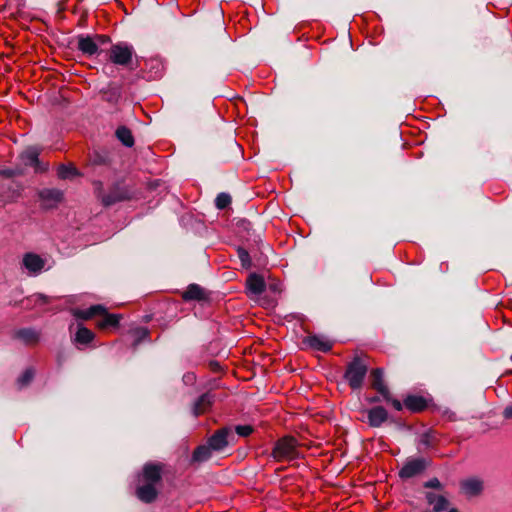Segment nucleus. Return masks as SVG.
<instances>
[{
    "label": "nucleus",
    "instance_id": "14",
    "mask_svg": "<svg viewBox=\"0 0 512 512\" xmlns=\"http://www.w3.org/2000/svg\"><path fill=\"white\" fill-rule=\"evenodd\" d=\"M403 404L412 413L425 411L429 406V400L422 395L409 394L403 399Z\"/></svg>",
    "mask_w": 512,
    "mask_h": 512
},
{
    "label": "nucleus",
    "instance_id": "29",
    "mask_svg": "<svg viewBox=\"0 0 512 512\" xmlns=\"http://www.w3.org/2000/svg\"><path fill=\"white\" fill-rule=\"evenodd\" d=\"M115 135L117 139L126 147H132L135 143L131 130L126 126H119Z\"/></svg>",
    "mask_w": 512,
    "mask_h": 512
},
{
    "label": "nucleus",
    "instance_id": "8",
    "mask_svg": "<svg viewBox=\"0 0 512 512\" xmlns=\"http://www.w3.org/2000/svg\"><path fill=\"white\" fill-rule=\"evenodd\" d=\"M41 207L49 210L54 209L64 200V193L58 188H43L37 191Z\"/></svg>",
    "mask_w": 512,
    "mask_h": 512
},
{
    "label": "nucleus",
    "instance_id": "11",
    "mask_svg": "<svg viewBox=\"0 0 512 512\" xmlns=\"http://www.w3.org/2000/svg\"><path fill=\"white\" fill-rule=\"evenodd\" d=\"M367 423L372 428H379L389 420L388 411L383 406H374L365 411Z\"/></svg>",
    "mask_w": 512,
    "mask_h": 512
},
{
    "label": "nucleus",
    "instance_id": "47",
    "mask_svg": "<svg viewBox=\"0 0 512 512\" xmlns=\"http://www.w3.org/2000/svg\"><path fill=\"white\" fill-rule=\"evenodd\" d=\"M446 512H459L458 508L452 506L450 508H448L447 510H445Z\"/></svg>",
    "mask_w": 512,
    "mask_h": 512
},
{
    "label": "nucleus",
    "instance_id": "7",
    "mask_svg": "<svg viewBox=\"0 0 512 512\" xmlns=\"http://www.w3.org/2000/svg\"><path fill=\"white\" fill-rule=\"evenodd\" d=\"M432 464V461L425 457L408 458L398 472L402 480H408L422 475Z\"/></svg>",
    "mask_w": 512,
    "mask_h": 512
},
{
    "label": "nucleus",
    "instance_id": "15",
    "mask_svg": "<svg viewBox=\"0 0 512 512\" xmlns=\"http://www.w3.org/2000/svg\"><path fill=\"white\" fill-rule=\"evenodd\" d=\"M371 388L375 389L383 399H389V389L384 383L383 368H375L370 373Z\"/></svg>",
    "mask_w": 512,
    "mask_h": 512
},
{
    "label": "nucleus",
    "instance_id": "3",
    "mask_svg": "<svg viewBox=\"0 0 512 512\" xmlns=\"http://www.w3.org/2000/svg\"><path fill=\"white\" fill-rule=\"evenodd\" d=\"M134 48L126 42H118L112 44L108 50V60L115 65L123 66L134 70L138 67V63L133 66Z\"/></svg>",
    "mask_w": 512,
    "mask_h": 512
},
{
    "label": "nucleus",
    "instance_id": "9",
    "mask_svg": "<svg viewBox=\"0 0 512 512\" xmlns=\"http://www.w3.org/2000/svg\"><path fill=\"white\" fill-rule=\"evenodd\" d=\"M123 85L121 83L110 81L103 86L99 93L103 101L116 105L122 98Z\"/></svg>",
    "mask_w": 512,
    "mask_h": 512
},
{
    "label": "nucleus",
    "instance_id": "37",
    "mask_svg": "<svg viewBox=\"0 0 512 512\" xmlns=\"http://www.w3.org/2000/svg\"><path fill=\"white\" fill-rule=\"evenodd\" d=\"M254 431L253 426L251 425H237L235 426V432L240 437H248Z\"/></svg>",
    "mask_w": 512,
    "mask_h": 512
},
{
    "label": "nucleus",
    "instance_id": "34",
    "mask_svg": "<svg viewBox=\"0 0 512 512\" xmlns=\"http://www.w3.org/2000/svg\"><path fill=\"white\" fill-rule=\"evenodd\" d=\"M237 254L241 261L242 267L245 269H249L252 266V261H251L249 251L243 247H238Z\"/></svg>",
    "mask_w": 512,
    "mask_h": 512
},
{
    "label": "nucleus",
    "instance_id": "16",
    "mask_svg": "<svg viewBox=\"0 0 512 512\" xmlns=\"http://www.w3.org/2000/svg\"><path fill=\"white\" fill-rule=\"evenodd\" d=\"M142 476L145 483L155 485L162 480V465L155 463H146L142 469Z\"/></svg>",
    "mask_w": 512,
    "mask_h": 512
},
{
    "label": "nucleus",
    "instance_id": "35",
    "mask_svg": "<svg viewBox=\"0 0 512 512\" xmlns=\"http://www.w3.org/2000/svg\"><path fill=\"white\" fill-rule=\"evenodd\" d=\"M424 489H433L439 492H443L445 490L444 484L437 478L433 477L422 484Z\"/></svg>",
    "mask_w": 512,
    "mask_h": 512
},
{
    "label": "nucleus",
    "instance_id": "18",
    "mask_svg": "<svg viewBox=\"0 0 512 512\" xmlns=\"http://www.w3.org/2000/svg\"><path fill=\"white\" fill-rule=\"evenodd\" d=\"M136 497L145 504H151L158 498L159 492L152 483H145L136 489Z\"/></svg>",
    "mask_w": 512,
    "mask_h": 512
},
{
    "label": "nucleus",
    "instance_id": "12",
    "mask_svg": "<svg viewBox=\"0 0 512 512\" xmlns=\"http://www.w3.org/2000/svg\"><path fill=\"white\" fill-rule=\"evenodd\" d=\"M460 489L468 497H477L484 491V481L478 477H470L460 482Z\"/></svg>",
    "mask_w": 512,
    "mask_h": 512
},
{
    "label": "nucleus",
    "instance_id": "17",
    "mask_svg": "<svg viewBox=\"0 0 512 512\" xmlns=\"http://www.w3.org/2000/svg\"><path fill=\"white\" fill-rule=\"evenodd\" d=\"M215 401V395L211 392H205L200 395L194 402L192 413L194 416H199L208 411Z\"/></svg>",
    "mask_w": 512,
    "mask_h": 512
},
{
    "label": "nucleus",
    "instance_id": "44",
    "mask_svg": "<svg viewBox=\"0 0 512 512\" xmlns=\"http://www.w3.org/2000/svg\"><path fill=\"white\" fill-rule=\"evenodd\" d=\"M502 416L504 419H512V404L504 408Z\"/></svg>",
    "mask_w": 512,
    "mask_h": 512
},
{
    "label": "nucleus",
    "instance_id": "45",
    "mask_svg": "<svg viewBox=\"0 0 512 512\" xmlns=\"http://www.w3.org/2000/svg\"><path fill=\"white\" fill-rule=\"evenodd\" d=\"M381 397H382V396H372V397H368V398H367V401H368V403H370V404L379 403V402L381 401Z\"/></svg>",
    "mask_w": 512,
    "mask_h": 512
},
{
    "label": "nucleus",
    "instance_id": "32",
    "mask_svg": "<svg viewBox=\"0 0 512 512\" xmlns=\"http://www.w3.org/2000/svg\"><path fill=\"white\" fill-rule=\"evenodd\" d=\"M25 174H26L25 170H23L21 168L18 161L16 162V164L13 167H8V168H4V169L0 170V176L7 178V179L24 176Z\"/></svg>",
    "mask_w": 512,
    "mask_h": 512
},
{
    "label": "nucleus",
    "instance_id": "25",
    "mask_svg": "<svg viewBox=\"0 0 512 512\" xmlns=\"http://www.w3.org/2000/svg\"><path fill=\"white\" fill-rule=\"evenodd\" d=\"M182 298L185 301H203L207 299V296L200 285L192 283L189 284L187 289L183 292Z\"/></svg>",
    "mask_w": 512,
    "mask_h": 512
},
{
    "label": "nucleus",
    "instance_id": "27",
    "mask_svg": "<svg viewBox=\"0 0 512 512\" xmlns=\"http://www.w3.org/2000/svg\"><path fill=\"white\" fill-rule=\"evenodd\" d=\"M101 312H105V306L101 305V304H96V305L90 306L88 309H85V310H81V309L75 310L74 316L77 319L89 320L95 316H98V314H100Z\"/></svg>",
    "mask_w": 512,
    "mask_h": 512
},
{
    "label": "nucleus",
    "instance_id": "28",
    "mask_svg": "<svg viewBox=\"0 0 512 512\" xmlns=\"http://www.w3.org/2000/svg\"><path fill=\"white\" fill-rule=\"evenodd\" d=\"M94 337L95 334L90 329L79 324L74 341L78 344L87 345L93 341Z\"/></svg>",
    "mask_w": 512,
    "mask_h": 512
},
{
    "label": "nucleus",
    "instance_id": "6",
    "mask_svg": "<svg viewBox=\"0 0 512 512\" xmlns=\"http://www.w3.org/2000/svg\"><path fill=\"white\" fill-rule=\"evenodd\" d=\"M298 441L293 436H284L278 439L271 452V456L277 461L292 460L299 457L297 451Z\"/></svg>",
    "mask_w": 512,
    "mask_h": 512
},
{
    "label": "nucleus",
    "instance_id": "21",
    "mask_svg": "<svg viewBox=\"0 0 512 512\" xmlns=\"http://www.w3.org/2000/svg\"><path fill=\"white\" fill-rule=\"evenodd\" d=\"M438 443L437 434L434 430L428 429L419 436L418 451H425L436 447Z\"/></svg>",
    "mask_w": 512,
    "mask_h": 512
},
{
    "label": "nucleus",
    "instance_id": "33",
    "mask_svg": "<svg viewBox=\"0 0 512 512\" xmlns=\"http://www.w3.org/2000/svg\"><path fill=\"white\" fill-rule=\"evenodd\" d=\"M232 198L228 193L221 192L216 196L215 206L219 210L226 209L231 204Z\"/></svg>",
    "mask_w": 512,
    "mask_h": 512
},
{
    "label": "nucleus",
    "instance_id": "23",
    "mask_svg": "<svg viewBox=\"0 0 512 512\" xmlns=\"http://www.w3.org/2000/svg\"><path fill=\"white\" fill-rule=\"evenodd\" d=\"M215 453L206 442L205 444L197 446L191 456L190 464L203 463L211 459L212 454Z\"/></svg>",
    "mask_w": 512,
    "mask_h": 512
},
{
    "label": "nucleus",
    "instance_id": "40",
    "mask_svg": "<svg viewBox=\"0 0 512 512\" xmlns=\"http://www.w3.org/2000/svg\"><path fill=\"white\" fill-rule=\"evenodd\" d=\"M95 43H97V47L100 48L102 45H106L111 43V37L104 34H95L93 35Z\"/></svg>",
    "mask_w": 512,
    "mask_h": 512
},
{
    "label": "nucleus",
    "instance_id": "5",
    "mask_svg": "<svg viewBox=\"0 0 512 512\" xmlns=\"http://www.w3.org/2000/svg\"><path fill=\"white\" fill-rule=\"evenodd\" d=\"M215 453H224L227 448L237 442V437L230 426H223L213 432L206 441Z\"/></svg>",
    "mask_w": 512,
    "mask_h": 512
},
{
    "label": "nucleus",
    "instance_id": "30",
    "mask_svg": "<svg viewBox=\"0 0 512 512\" xmlns=\"http://www.w3.org/2000/svg\"><path fill=\"white\" fill-rule=\"evenodd\" d=\"M57 175L60 179H73L81 175L79 170L72 164H61L57 169Z\"/></svg>",
    "mask_w": 512,
    "mask_h": 512
},
{
    "label": "nucleus",
    "instance_id": "20",
    "mask_svg": "<svg viewBox=\"0 0 512 512\" xmlns=\"http://www.w3.org/2000/svg\"><path fill=\"white\" fill-rule=\"evenodd\" d=\"M13 338L22 341L26 345H34L39 342L40 334L33 328H21L14 332Z\"/></svg>",
    "mask_w": 512,
    "mask_h": 512
},
{
    "label": "nucleus",
    "instance_id": "39",
    "mask_svg": "<svg viewBox=\"0 0 512 512\" xmlns=\"http://www.w3.org/2000/svg\"><path fill=\"white\" fill-rule=\"evenodd\" d=\"M149 333H150L149 330L145 327L137 328L135 330L136 339H135L134 345H137L141 341L147 339L149 337Z\"/></svg>",
    "mask_w": 512,
    "mask_h": 512
},
{
    "label": "nucleus",
    "instance_id": "10",
    "mask_svg": "<svg viewBox=\"0 0 512 512\" xmlns=\"http://www.w3.org/2000/svg\"><path fill=\"white\" fill-rule=\"evenodd\" d=\"M77 49L86 57H92L103 50L97 47L92 35L79 34L77 37Z\"/></svg>",
    "mask_w": 512,
    "mask_h": 512
},
{
    "label": "nucleus",
    "instance_id": "43",
    "mask_svg": "<svg viewBox=\"0 0 512 512\" xmlns=\"http://www.w3.org/2000/svg\"><path fill=\"white\" fill-rule=\"evenodd\" d=\"M33 297L35 298L36 303L46 304L49 302V298L44 294H35Z\"/></svg>",
    "mask_w": 512,
    "mask_h": 512
},
{
    "label": "nucleus",
    "instance_id": "46",
    "mask_svg": "<svg viewBox=\"0 0 512 512\" xmlns=\"http://www.w3.org/2000/svg\"><path fill=\"white\" fill-rule=\"evenodd\" d=\"M229 145L231 148H234V149L238 148V144L236 143V141L234 139L230 140Z\"/></svg>",
    "mask_w": 512,
    "mask_h": 512
},
{
    "label": "nucleus",
    "instance_id": "22",
    "mask_svg": "<svg viewBox=\"0 0 512 512\" xmlns=\"http://www.w3.org/2000/svg\"><path fill=\"white\" fill-rule=\"evenodd\" d=\"M246 286L254 295H260L266 290V283L264 278L257 273H251L248 276L246 280Z\"/></svg>",
    "mask_w": 512,
    "mask_h": 512
},
{
    "label": "nucleus",
    "instance_id": "13",
    "mask_svg": "<svg viewBox=\"0 0 512 512\" xmlns=\"http://www.w3.org/2000/svg\"><path fill=\"white\" fill-rule=\"evenodd\" d=\"M424 497L428 505L432 506V512H444L452 507L449 499L443 494H437L432 491L424 492Z\"/></svg>",
    "mask_w": 512,
    "mask_h": 512
},
{
    "label": "nucleus",
    "instance_id": "38",
    "mask_svg": "<svg viewBox=\"0 0 512 512\" xmlns=\"http://www.w3.org/2000/svg\"><path fill=\"white\" fill-rule=\"evenodd\" d=\"M34 377V372L32 369H26L23 374L18 378V383L21 386H25L29 384Z\"/></svg>",
    "mask_w": 512,
    "mask_h": 512
},
{
    "label": "nucleus",
    "instance_id": "31",
    "mask_svg": "<svg viewBox=\"0 0 512 512\" xmlns=\"http://www.w3.org/2000/svg\"><path fill=\"white\" fill-rule=\"evenodd\" d=\"M90 163L93 166H109L111 164V157L107 152L95 151L90 156Z\"/></svg>",
    "mask_w": 512,
    "mask_h": 512
},
{
    "label": "nucleus",
    "instance_id": "24",
    "mask_svg": "<svg viewBox=\"0 0 512 512\" xmlns=\"http://www.w3.org/2000/svg\"><path fill=\"white\" fill-rule=\"evenodd\" d=\"M23 265L30 272L37 273L43 269L45 262L39 255L27 253L23 257Z\"/></svg>",
    "mask_w": 512,
    "mask_h": 512
},
{
    "label": "nucleus",
    "instance_id": "2",
    "mask_svg": "<svg viewBox=\"0 0 512 512\" xmlns=\"http://www.w3.org/2000/svg\"><path fill=\"white\" fill-rule=\"evenodd\" d=\"M42 149L37 145L27 146L17 157L21 168L26 171L27 168H33L35 174H44L49 170V164L40 160L39 156Z\"/></svg>",
    "mask_w": 512,
    "mask_h": 512
},
{
    "label": "nucleus",
    "instance_id": "36",
    "mask_svg": "<svg viewBox=\"0 0 512 512\" xmlns=\"http://www.w3.org/2000/svg\"><path fill=\"white\" fill-rule=\"evenodd\" d=\"M20 190H13L11 193L0 195V207H5L7 204L15 202L20 196Z\"/></svg>",
    "mask_w": 512,
    "mask_h": 512
},
{
    "label": "nucleus",
    "instance_id": "26",
    "mask_svg": "<svg viewBox=\"0 0 512 512\" xmlns=\"http://www.w3.org/2000/svg\"><path fill=\"white\" fill-rule=\"evenodd\" d=\"M98 316H102V319L97 322V326L100 329H107L109 327L116 328L119 326L120 320L122 319L121 314H111L106 307L105 312H101Z\"/></svg>",
    "mask_w": 512,
    "mask_h": 512
},
{
    "label": "nucleus",
    "instance_id": "41",
    "mask_svg": "<svg viewBox=\"0 0 512 512\" xmlns=\"http://www.w3.org/2000/svg\"><path fill=\"white\" fill-rule=\"evenodd\" d=\"M388 398H389V399H384V400H385L387 403H390V404L393 406V408H394L395 410H397V411H402V410H403V407H405V406H404V404H403V402H401V401H399V400H397V399H395V398H393V397H392V395H391V392H390V391H389V397H388Z\"/></svg>",
    "mask_w": 512,
    "mask_h": 512
},
{
    "label": "nucleus",
    "instance_id": "1",
    "mask_svg": "<svg viewBox=\"0 0 512 512\" xmlns=\"http://www.w3.org/2000/svg\"><path fill=\"white\" fill-rule=\"evenodd\" d=\"M96 197L104 207H110L116 203L128 201L133 198V191L124 181H116L113 183L108 192H104L103 184L97 182Z\"/></svg>",
    "mask_w": 512,
    "mask_h": 512
},
{
    "label": "nucleus",
    "instance_id": "19",
    "mask_svg": "<svg viewBox=\"0 0 512 512\" xmlns=\"http://www.w3.org/2000/svg\"><path fill=\"white\" fill-rule=\"evenodd\" d=\"M302 344L312 348L313 350L321 351L324 353H327L332 349L331 342L324 340L322 337L316 334L305 337L302 340Z\"/></svg>",
    "mask_w": 512,
    "mask_h": 512
},
{
    "label": "nucleus",
    "instance_id": "42",
    "mask_svg": "<svg viewBox=\"0 0 512 512\" xmlns=\"http://www.w3.org/2000/svg\"><path fill=\"white\" fill-rule=\"evenodd\" d=\"M208 367L212 372H220L222 370L221 364L216 360L209 361Z\"/></svg>",
    "mask_w": 512,
    "mask_h": 512
},
{
    "label": "nucleus",
    "instance_id": "4",
    "mask_svg": "<svg viewBox=\"0 0 512 512\" xmlns=\"http://www.w3.org/2000/svg\"><path fill=\"white\" fill-rule=\"evenodd\" d=\"M367 372L368 365L361 357L355 356L346 367L344 379L352 390H358L362 387Z\"/></svg>",
    "mask_w": 512,
    "mask_h": 512
}]
</instances>
